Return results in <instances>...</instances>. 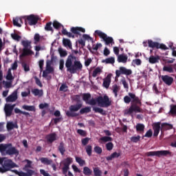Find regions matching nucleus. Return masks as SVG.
<instances>
[{
    "label": "nucleus",
    "instance_id": "obj_1",
    "mask_svg": "<svg viewBox=\"0 0 176 176\" xmlns=\"http://www.w3.org/2000/svg\"><path fill=\"white\" fill-rule=\"evenodd\" d=\"M91 94H82V100L88 104V105H96L97 102L99 107L102 108H108V107H111L112 102L109 100V97L107 95L104 96H98L96 98H91ZM91 99V100H90Z\"/></svg>",
    "mask_w": 176,
    "mask_h": 176
},
{
    "label": "nucleus",
    "instance_id": "obj_2",
    "mask_svg": "<svg viewBox=\"0 0 176 176\" xmlns=\"http://www.w3.org/2000/svg\"><path fill=\"white\" fill-rule=\"evenodd\" d=\"M128 95L129 96H125L124 97V102L125 104H130V102H131V104L128 111H126V114L131 115L133 112H142V110L140 107L141 105H142V102H141L140 98L135 96V94H133L131 92H129Z\"/></svg>",
    "mask_w": 176,
    "mask_h": 176
},
{
    "label": "nucleus",
    "instance_id": "obj_3",
    "mask_svg": "<svg viewBox=\"0 0 176 176\" xmlns=\"http://www.w3.org/2000/svg\"><path fill=\"white\" fill-rule=\"evenodd\" d=\"M65 65L67 68V72L70 74H76L78 71H82L83 68L80 61L76 60V56H74V54H70L67 56Z\"/></svg>",
    "mask_w": 176,
    "mask_h": 176
},
{
    "label": "nucleus",
    "instance_id": "obj_4",
    "mask_svg": "<svg viewBox=\"0 0 176 176\" xmlns=\"http://www.w3.org/2000/svg\"><path fill=\"white\" fill-rule=\"evenodd\" d=\"M24 162H25L27 164L24 166L23 168V171H19L17 170H13L12 173H14L16 175L19 176H32V175H36L38 173L36 170H34L31 168H33L32 167V161L30 160H25Z\"/></svg>",
    "mask_w": 176,
    "mask_h": 176
},
{
    "label": "nucleus",
    "instance_id": "obj_5",
    "mask_svg": "<svg viewBox=\"0 0 176 176\" xmlns=\"http://www.w3.org/2000/svg\"><path fill=\"white\" fill-rule=\"evenodd\" d=\"M74 101H76L77 104H72L69 107V111H66V116L68 118H76L79 113L76 112H78V111H79V109H80L83 106V104L80 102V96L76 95L74 96Z\"/></svg>",
    "mask_w": 176,
    "mask_h": 176
},
{
    "label": "nucleus",
    "instance_id": "obj_6",
    "mask_svg": "<svg viewBox=\"0 0 176 176\" xmlns=\"http://www.w3.org/2000/svg\"><path fill=\"white\" fill-rule=\"evenodd\" d=\"M0 152L1 153H3L6 152V155H9V156H19V151L16 148V147L13 146L12 143L8 144H0Z\"/></svg>",
    "mask_w": 176,
    "mask_h": 176
},
{
    "label": "nucleus",
    "instance_id": "obj_7",
    "mask_svg": "<svg viewBox=\"0 0 176 176\" xmlns=\"http://www.w3.org/2000/svg\"><path fill=\"white\" fill-rule=\"evenodd\" d=\"M0 164L2 167H0V173H6V171L10 170L11 168H14L16 164L12 160H9L6 157H0Z\"/></svg>",
    "mask_w": 176,
    "mask_h": 176
},
{
    "label": "nucleus",
    "instance_id": "obj_8",
    "mask_svg": "<svg viewBox=\"0 0 176 176\" xmlns=\"http://www.w3.org/2000/svg\"><path fill=\"white\" fill-rule=\"evenodd\" d=\"M21 45L23 46V52L21 55V57H25V56H31L34 54V52L31 50L32 47L31 46V41L28 40H23L21 41Z\"/></svg>",
    "mask_w": 176,
    "mask_h": 176
},
{
    "label": "nucleus",
    "instance_id": "obj_9",
    "mask_svg": "<svg viewBox=\"0 0 176 176\" xmlns=\"http://www.w3.org/2000/svg\"><path fill=\"white\" fill-rule=\"evenodd\" d=\"M171 156V152L167 150L149 151L145 153V156L148 157L151 156H157V157H162V156Z\"/></svg>",
    "mask_w": 176,
    "mask_h": 176
},
{
    "label": "nucleus",
    "instance_id": "obj_10",
    "mask_svg": "<svg viewBox=\"0 0 176 176\" xmlns=\"http://www.w3.org/2000/svg\"><path fill=\"white\" fill-rule=\"evenodd\" d=\"M23 19L25 21V24L27 25L28 23L29 25H36L39 20V17L34 14H30L29 16H24Z\"/></svg>",
    "mask_w": 176,
    "mask_h": 176
},
{
    "label": "nucleus",
    "instance_id": "obj_11",
    "mask_svg": "<svg viewBox=\"0 0 176 176\" xmlns=\"http://www.w3.org/2000/svg\"><path fill=\"white\" fill-rule=\"evenodd\" d=\"M95 34L100 37L105 42V45H111V43H115L113 42V38L112 37H109L107 35V34L101 32V30H96Z\"/></svg>",
    "mask_w": 176,
    "mask_h": 176
},
{
    "label": "nucleus",
    "instance_id": "obj_12",
    "mask_svg": "<svg viewBox=\"0 0 176 176\" xmlns=\"http://www.w3.org/2000/svg\"><path fill=\"white\" fill-rule=\"evenodd\" d=\"M148 47L152 49H161L162 50H168V47L164 44H160L152 40H148Z\"/></svg>",
    "mask_w": 176,
    "mask_h": 176
},
{
    "label": "nucleus",
    "instance_id": "obj_13",
    "mask_svg": "<svg viewBox=\"0 0 176 176\" xmlns=\"http://www.w3.org/2000/svg\"><path fill=\"white\" fill-rule=\"evenodd\" d=\"M72 163V157H67L63 161V167L62 168V172L65 176H68L67 173H68V170H69V166H71Z\"/></svg>",
    "mask_w": 176,
    "mask_h": 176
},
{
    "label": "nucleus",
    "instance_id": "obj_14",
    "mask_svg": "<svg viewBox=\"0 0 176 176\" xmlns=\"http://www.w3.org/2000/svg\"><path fill=\"white\" fill-rule=\"evenodd\" d=\"M133 74V71L130 69H127L124 67H120L119 70L116 71V75L117 78H119L120 75H126L129 76Z\"/></svg>",
    "mask_w": 176,
    "mask_h": 176
},
{
    "label": "nucleus",
    "instance_id": "obj_15",
    "mask_svg": "<svg viewBox=\"0 0 176 176\" xmlns=\"http://www.w3.org/2000/svg\"><path fill=\"white\" fill-rule=\"evenodd\" d=\"M15 107L16 104H6L4 107V112L6 113V116H12V113L13 112V109H14Z\"/></svg>",
    "mask_w": 176,
    "mask_h": 176
},
{
    "label": "nucleus",
    "instance_id": "obj_16",
    "mask_svg": "<svg viewBox=\"0 0 176 176\" xmlns=\"http://www.w3.org/2000/svg\"><path fill=\"white\" fill-rule=\"evenodd\" d=\"M161 79L167 86H171L174 82V78L168 75L162 76Z\"/></svg>",
    "mask_w": 176,
    "mask_h": 176
},
{
    "label": "nucleus",
    "instance_id": "obj_17",
    "mask_svg": "<svg viewBox=\"0 0 176 176\" xmlns=\"http://www.w3.org/2000/svg\"><path fill=\"white\" fill-rule=\"evenodd\" d=\"M104 133L106 135L108 136H104L100 138V141H102V142H111L112 141V138L109 137L112 135V133L109 131V130H104Z\"/></svg>",
    "mask_w": 176,
    "mask_h": 176
},
{
    "label": "nucleus",
    "instance_id": "obj_18",
    "mask_svg": "<svg viewBox=\"0 0 176 176\" xmlns=\"http://www.w3.org/2000/svg\"><path fill=\"white\" fill-rule=\"evenodd\" d=\"M160 124H162V122H155L153 124V130L154 131L153 137H157V135H159L160 130H162Z\"/></svg>",
    "mask_w": 176,
    "mask_h": 176
},
{
    "label": "nucleus",
    "instance_id": "obj_19",
    "mask_svg": "<svg viewBox=\"0 0 176 176\" xmlns=\"http://www.w3.org/2000/svg\"><path fill=\"white\" fill-rule=\"evenodd\" d=\"M71 34L73 35H80V32H86V30L83 28L80 27H72L71 28Z\"/></svg>",
    "mask_w": 176,
    "mask_h": 176
},
{
    "label": "nucleus",
    "instance_id": "obj_20",
    "mask_svg": "<svg viewBox=\"0 0 176 176\" xmlns=\"http://www.w3.org/2000/svg\"><path fill=\"white\" fill-rule=\"evenodd\" d=\"M45 138L48 144H53L54 141L57 140V134L56 133H50L46 135Z\"/></svg>",
    "mask_w": 176,
    "mask_h": 176
},
{
    "label": "nucleus",
    "instance_id": "obj_21",
    "mask_svg": "<svg viewBox=\"0 0 176 176\" xmlns=\"http://www.w3.org/2000/svg\"><path fill=\"white\" fill-rule=\"evenodd\" d=\"M17 98V91H14L11 95L6 98V101L7 102H14Z\"/></svg>",
    "mask_w": 176,
    "mask_h": 176
},
{
    "label": "nucleus",
    "instance_id": "obj_22",
    "mask_svg": "<svg viewBox=\"0 0 176 176\" xmlns=\"http://www.w3.org/2000/svg\"><path fill=\"white\" fill-rule=\"evenodd\" d=\"M111 78H112V74H108L103 80V86L106 89L109 88V85H111Z\"/></svg>",
    "mask_w": 176,
    "mask_h": 176
},
{
    "label": "nucleus",
    "instance_id": "obj_23",
    "mask_svg": "<svg viewBox=\"0 0 176 176\" xmlns=\"http://www.w3.org/2000/svg\"><path fill=\"white\" fill-rule=\"evenodd\" d=\"M173 124H168L167 122H164L161 124V131H167V130H172Z\"/></svg>",
    "mask_w": 176,
    "mask_h": 176
},
{
    "label": "nucleus",
    "instance_id": "obj_24",
    "mask_svg": "<svg viewBox=\"0 0 176 176\" xmlns=\"http://www.w3.org/2000/svg\"><path fill=\"white\" fill-rule=\"evenodd\" d=\"M136 131L139 134H144V131H145V125L144 124L138 123L135 126Z\"/></svg>",
    "mask_w": 176,
    "mask_h": 176
},
{
    "label": "nucleus",
    "instance_id": "obj_25",
    "mask_svg": "<svg viewBox=\"0 0 176 176\" xmlns=\"http://www.w3.org/2000/svg\"><path fill=\"white\" fill-rule=\"evenodd\" d=\"M122 153H120L114 152L111 153V155L107 156L106 157V160H107V162H111V160H112L113 159H118V157H120Z\"/></svg>",
    "mask_w": 176,
    "mask_h": 176
},
{
    "label": "nucleus",
    "instance_id": "obj_26",
    "mask_svg": "<svg viewBox=\"0 0 176 176\" xmlns=\"http://www.w3.org/2000/svg\"><path fill=\"white\" fill-rule=\"evenodd\" d=\"M24 16L22 17H16L15 19H13L12 21H13V24L14 25H15L16 27H21V24H23V18ZM19 23H21V24H20Z\"/></svg>",
    "mask_w": 176,
    "mask_h": 176
},
{
    "label": "nucleus",
    "instance_id": "obj_27",
    "mask_svg": "<svg viewBox=\"0 0 176 176\" xmlns=\"http://www.w3.org/2000/svg\"><path fill=\"white\" fill-rule=\"evenodd\" d=\"M159 60H160V56H153L151 55L148 58V62L150 64H156L159 63Z\"/></svg>",
    "mask_w": 176,
    "mask_h": 176
},
{
    "label": "nucleus",
    "instance_id": "obj_28",
    "mask_svg": "<svg viewBox=\"0 0 176 176\" xmlns=\"http://www.w3.org/2000/svg\"><path fill=\"white\" fill-rule=\"evenodd\" d=\"M58 151H59L60 155L64 156V153H65V144L64 142H60L59 146H58Z\"/></svg>",
    "mask_w": 176,
    "mask_h": 176
},
{
    "label": "nucleus",
    "instance_id": "obj_29",
    "mask_svg": "<svg viewBox=\"0 0 176 176\" xmlns=\"http://www.w3.org/2000/svg\"><path fill=\"white\" fill-rule=\"evenodd\" d=\"M46 71H47L50 74H53L54 72V68L52 67V60H47L46 62Z\"/></svg>",
    "mask_w": 176,
    "mask_h": 176
},
{
    "label": "nucleus",
    "instance_id": "obj_30",
    "mask_svg": "<svg viewBox=\"0 0 176 176\" xmlns=\"http://www.w3.org/2000/svg\"><path fill=\"white\" fill-rule=\"evenodd\" d=\"M127 55L120 54L118 56V63H122L123 64H126V63H127Z\"/></svg>",
    "mask_w": 176,
    "mask_h": 176
},
{
    "label": "nucleus",
    "instance_id": "obj_31",
    "mask_svg": "<svg viewBox=\"0 0 176 176\" xmlns=\"http://www.w3.org/2000/svg\"><path fill=\"white\" fill-rule=\"evenodd\" d=\"M13 129H19L17 124H14L12 122H9L7 123V130L8 131H11Z\"/></svg>",
    "mask_w": 176,
    "mask_h": 176
},
{
    "label": "nucleus",
    "instance_id": "obj_32",
    "mask_svg": "<svg viewBox=\"0 0 176 176\" xmlns=\"http://www.w3.org/2000/svg\"><path fill=\"white\" fill-rule=\"evenodd\" d=\"M32 93L35 96H38V97H42V96H43V90H39L38 89H32Z\"/></svg>",
    "mask_w": 176,
    "mask_h": 176
},
{
    "label": "nucleus",
    "instance_id": "obj_33",
    "mask_svg": "<svg viewBox=\"0 0 176 176\" xmlns=\"http://www.w3.org/2000/svg\"><path fill=\"white\" fill-rule=\"evenodd\" d=\"M93 111H94L96 113H100V115H103L104 116L107 115V111L100 107H94Z\"/></svg>",
    "mask_w": 176,
    "mask_h": 176
},
{
    "label": "nucleus",
    "instance_id": "obj_34",
    "mask_svg": "<svg viewBox=\"0 0 176 176\" xmlns=\"http://www.w3.org/2000/svg\"><path fill=\"white\" fill-rule=\"evenodd\" d=\"M40 160L43 164H46L47 166H49L53 163V160H49L47 157H41Z\"/></svg>",
    "mask_w": 176,
    "mask_h": 176
},
{
    "label": "nucleus",
    "instance_id": "obj_35",
    "mask_svg": "<svg viewBox=\"0 0 176 176\" xmlns=\"http://www.w3.org/2000/svg\"><path fill=\"white\" fill-rule=\"evenodd\" d=\"M63 43L65 47H69V49H72V43H71V40L68 38H63Z\"/></svg>",
    "mask_w": 176,
    "mask_h": 176
},
{
    "label": "nucleus",
    "instance_id": "obj_36",
    "mask_svg": "<svg viewBox=\"0 0 176 176\" xmlns=\"http://www.w3.org/2000/svg\"><path fill=\"white\" fill-rule=\"evenodd\" d=\"M22 109H24L25 111H30L32 112H35L36 111L35 106H28L27 104L23 105Z\"/></svg>",
    "mask_w": 176,
    "mask_h": 176
},
{
    "label": "nucleus",
    "instance_id": "obj_37",
    "mask_svg": "<svg viewBox=\"0 0 176 176\" xmlns=\"http://www.w3.org/2000/svg\"><path fill=\"white\" fill-rule=\"evenodd\" d=\"M113 89V93L115 96V97H118V93L120 91V87L118 86V85L115 84L114 85L112 86Z\"/></svg>",
    "mask_w": 176,
    "mask_h": 176
},
{
    "label": "nucleus",
    "instance_id": "obj_38",
    "mask_svg": "<svg viewBox=\"0 0 176 176\" xmlns=\"http://www.w3.org/2000/svg\"><path fill=\"white\" fill-rule=\"evenodd\" d=\"M90 112H91V107H85L80 110V115H84V113H89Z\"/></svg>",
    "mask_w": 176,
    "mask_h": 176
},
{
    "label": "nucleus",
    "instance_id": "obj_39",
    "mask_svg": "<svg viewBox=\"0 0 176 176\" xmlns=\"http://www.w3.org/2000/svg\"><path fill=\"white\" fill-rule=\"evenodd\" d=\"M83 174L87 176H90L93 174V170H91L89 167L85 166L83 168Z\"/></svg>",
    "mask_w": 176,
    "mask_h": 176
},
{
    "label": "nucleus",
    "instance_id": "obj_40",
    "mask_svg": "<svg viewBox=\"0 0 176 176\" xmlns=\"http://www.w3.org/2000/svg\"><path fill=\"white\" fill-rule=\"evenodd\" d=\"M85 149L88 156H91V153H93V146H91L90 144H88L85 147Z\"/></svg>",
    "mask_w": 176,
    "mask_h": 176
},
{
    "label": "nucleus",
    "instance_id": "obj_41",
    "mask_svg": "<svg viewBox=\"0 0 176 176\" xmlns=\"http://www.w3.org/2000/svg\"><path fill=\"white\" fill-rule=\"evenodd\" d=\"M163 71L164 72H168L169 74H173V72H174L172 65L169 66H164Z\"/></svg>",
    "mask_w": 176,
    "mask_h": 176
},
{
    "label": "nucleus",
    "instance_id": "obj_42",
    "mask_svg": "<svg viewBox=\"0 0 176 176\" xmlns=\"http://www.w3.org/2000/svg\"><path fill=\"white\" fill-rule=\"evenodd\" d=\"M62 34L63 35H66V36H68V38H75V35L67 31V29H65L64 28H63Z\"/></svg>",
    "mask_w": 176,
    "mask_h": 176
},
{
    "label": "nucleus",
    "instance_id": "obj_43",
    "mask_svg": "<svg viewBox=\"0 0 176 176\" xmlns=\"http://www.w3.org/2000/svg\"><path fill=\"white\" fill-rule=\"evenodd\" d=\"M169 113L170 115H172V116H176V104L170 105Z\"/></svg>",
    "mask_w": 176,
    "mask_h": 176
},
{
    "label": "nucleus",
    "instance_id": "obj_44",
    "mask_svg": "<svg viewBox=\"0 0 176 176\" xmlns=\"http://www.w3.org/2000/svg\"><path fill=\"white\" fill-rule=\"evenodd\" d=\"M76 162L77 163H78V164H79V166H80V167H82L86 164V161H85L84 160L81 159L79 157H76Z\"/></svg>",
    "mask_w": 176,
    "mask_h": 176
},
{
    "label": "nucleus",
    "instance_id": "obj_45",
    "mask_svg": "<svg viewBox=\"0 0 176 176\" xmlns=\"http://www.w3.org/2000/svg\"><path fill=\"white\" fill-rule=\"evenodd\" d=\"M11 38H12L14 41H16V42H20L21 40V36L16 33L11 34Z\"/></svg>",
    "mask_w": 176,
    "mask_h": 176
},
{
    "label": "nucleus",
    "instance_id": "obj_46",
    "mask_svg": "<svg viewBox=\"0 0 176 176\" xmlns=\"http://www.w3.org/2000/svg\"><path fill=\"white\" fill-rule=\"evenodd\" d=\"M52 24H53V27H54V28H55V30H60V28H61V27H63V28H64V26H63L62 24L60 23L57 21H54Z\"/></svg>",
    "mask_w": 176,
    "mask_h": 176
},
{
    "label": "nucleus",
    "instance_id": "obj_47",
    "mask_svg": "<svg viewBox=\"0 0 176 176\" xmlns=\"http://www.w3.org/2000/svg\"><path fill=\"white\" fill-rule=\"evenodd\" d=\"M102 63H106V64H115V58L110 57L102 60Z\"/></svg>",
    "mask_w": 176,
    "mask_h": 176
},
{
    "label": "nucleus",
    "instance_id": "obj_48",
    "mask_svg": "<svg viewBox=\"0 0 176 176\" xmlns=\"http://www.w3.org/2000/svg\"><path fill=\"white\" fill-rule=\"evenodd\" d=\"M14 112L16 113H21L22 115H25V116H30V113H28L27 111H23L20 110V109H19V108H15Z\"/></svg>",
    "mask_w": 176,
    "mask_h": 176
},
{
    "label": "nucleus",
    "instance_id": "obj_49",
    "mask_svg": "<svg viewBox=\"0 0 176 176\" xmlns=\"http://www.w3.org/2000/svg\"><path fill=\"white\" fill-rule=\"evenodd\" d=\"M94 174L95 176H101L102 175V172L100 170V168L96 167L94 168Z\"/></svg>",
    "mask_w": 176,
    "mask_h": 176
},
{
    "label": "nucleus",
    "instance_id": "obj_50",
    "mask_svg": "<svg viewBox=\"0 0 176 176\" xmlns=\"http://www.w3.org/2000/svg\"><path fill=\"white\" fill-rule=\"evenodd\" d=\"M58 53L60 57H67V56L68 55L67 50H64L63 48L58 49Z\"/></svg>",
    "mask_w": 176,
    "mask_h": 176
},
{
    "label": "nucleus",
    "instance_id": "obj_51",
    "mask_svg": "<svg viewBox=\"0 0 176 176\" xmlns=\"http://www.w3.org/2000/svg\"><path fill=\"white\" fill-rule=\"evenodd\" d=\"M140 140H141V136L140 135L133 136L131 138V142H134L135 144H137V142H140Z\"/></svg>",
    "mask_w": 176,
    "mask_h": 176
},
{
    "label": "nucleus",
    "instance_id": "obj_52",
    "mask_svg": "<svg viewBox=\"0 0 176 176\" xmlns=\"http://www.w3.org/2000/svg\"><path fill=\"white\" fill-rule=\"evenodd\" d=\"M52 22H48L46 23L45 30V31H51V32H53V28L52 27Z\"/></svg>",
    "mask_w": 176,
    "mask_h": 176
},
{
    "label": "nucleus",
    "instance_id": "obj_53",
    "mask_svg": "<svg viewBox=\"0 0 176 176\" xmlns=\"http://www.w3.org/2000/svg\"><path fill=\"white\" fill-rule=\"evenodd\" d=\"M94 151L98 155H101L102 153V148L99 146H96L94 148Z\"/></svg>",
    "mask_w": 176,
    "mask_h": 176
},
{
    "label": "nucleus",
    "instance_id": "obj_54",
    "mask_svg": "<svg viewBox=\"0 0 176 176\" xmlns=\"http://www.w3.org/2000/svg\"><path fill=\"white\" fill-rule=\"evenodd\" d=\"M153 134V132L152 131V129H149L144 135L142 136V138H151Z\"/></svg>",
    "mask_w": 176,
    "mask_h": 176
},
{
    "label": "nucleus",
    "instance_id": "obj_55",
    "mask_svg": "<svg viewBox=\"0 0 176 176\" xmlns=\"http://www.w3.org/2000/svg\"><path fill=\"white\" fill-rule=\"evenodd\" d=\"M22 67H23L25 72H30V65L29 64H27L25 62H23Z\"/></svg>",
    "mask_w": 176,
    "mask_h": 176
},
{
    "label": "nucleus",
    "instance_id": "obj_56",
    "mask_svg": "<svg viewBox=\"0 0 176 176\" xmlns=\"http://www.w3.org/2000/svg\"><path fill=\"white\" fill-rule=\"evenodd\" d=\"M100 72H101V68L100 67H96L94 72H93V74H92V76L94 78H96L97 76V75H98V74H100Z\"/></svg>",
    "mask_w": 176,
    "mask_h": 176
},
{
    "label": "nucleus",
    "instance_id": "obj_57",
    "mask_svg": "<svg viewBox=\"0 0 176 176\" xmlns=\"http://www.w3.org/2000/svg\"><path fill=\"white\" fill-rule=\"evenodd\" d=\"M89 141H90V138H85L82 139L81 140L82 145H83V146H87Z\"/></svg>",
    "mask_w": 176,
    "mask_h": 176
},
{
    "label": "nucleus",
    "instance_id": "obj_58",
    "mask_svg": "<svg viewBox=\"0 0 176 176\" xmlns=\"http://www.w3.org/2000/svg\"><path fill=\"white\" fill-rule=\"evenodd\" d=\"M106 149L107 151H112L113 149V143L110 142L106 144Z\"/></svg>",
    "mask_w": 176,
    "mask_h": 176
},
{
    "label": "nucleus",
    "instance_id": "obj_59",
    "mask_svg": "<svg viewBox=\"0 0 176 176\" xmlns=\"http://www.w3.org/2000/svg\"><path fill=\"white\" fill-rule=\"evenodd\" d=\"M64 59H60L59 61V69L60 71H64Z\"/></svg>",
    "mask_w": 176,
    "mask_h": 176
},
{
    "label": "nucleus",
    "instance_id": "obj_60",
    "mask_svg": "<svg viewBox=\"0 0 176 176\" xmlns=\"http://www.w3.org/2000/svg\"><path fill=\"white\" fill-rule=\"evenodd\" d=\"M77 133H78V134H79L82 137H86V135H87V133H86V131H83L82 129H78L77 131Z\"/></svg>",
    "mask_w": 176,
    "mask_h": 176
},
{
    "label": "nucleus",
    "instance_id": "obj_61",
    "mask_svg": "<svg viewBox=\"0 0 176 176\" xmlns=\"http://www.w3.org/2000/svg\"><path fill=\"white\" fill-rule=\"evenodd\" d=\"M67 89H68V86H67V85L62 84L59 88V91H67Z\"/></svg>",
    "mask_w": 176,
    "mask_h": 176
},
{
    "label": "nucleus",
    "instance_id": "obj_62",
    "mask_svg": "<svg viewBox=\"0 0 176 176\" xmlns=\"http://www.w3.org/2000/svg\"><path fill=\"white\" fill-rule=\"evenodd\" d=\"M38 108L40 109H45V108H49V104L46 102L45 103H41L39 105H38Z\"/></svg>",
    "mask_w": 176,
    "mask_h": 176
},
{
    "label": "nucleus",
    "instance_id": "obj_63",
    "mask_svg": "<svg viewBox=\"0 0 176 176\" xmlns=\"http://www.w3.org/2000/svg\"><path fill=\"white\" fill-rule=\"evenodd\" d=\"M82 38L85 41H90L91 42H93V38H91L90 36H89V34H83Z\"/></svg>",
    "mask_w": 176,
    "mask_h": 176
},
{
    "label": "nucleus",
    "instance_id": "obj_64",
    "mask_svg": "<svg viewBox=\"0 0 176 176\" xmlns=\"http://www.w3.org/2000/svg\"><path fill=\"white\" fill-rule=\"evenodd\" d=\"M34 43H38V42L41 41V36L39 35V34H36L34 35Z\"/></svg>",
    "mask_w": 176,
    "mask_h": 176
}]
</instances>
